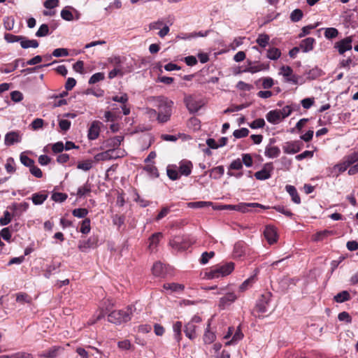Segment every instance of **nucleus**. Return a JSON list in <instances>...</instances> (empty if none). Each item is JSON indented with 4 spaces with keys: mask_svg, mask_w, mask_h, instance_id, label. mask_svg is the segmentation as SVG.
I'll list each match as a JSON object with an SVG mask.
<instances>
[{
    "mask_svg": "<svg viewBox=\"0 0 358 358\" xmlns=\"http://www.w3.org/2000/svg\"><path fill=\"white\" fill-rule=\"evenodd\" d=\"M352 39L351 36L346 37L335 43L334 48L338 50L339 54L343 55L346 51L350 50Z\"/></svg>",
    "mask_w": 358,
    "mask_h": 358,
    "instance_id": "10",
    "label": "nucleus"
},
{
    "mask_svg": "<svg viewBox=\"0 0 358 358\" xmlns=\"http://www.w3.org/2000/svg\"><path fill=\"white\" fill-rule=\"evenodd\" d=\"M271 292H266L261 295L256 303V310L259 313H265L268 310V306L271 301Z\"/></svg>",
    "mask_w": 358,
    "mask_h": 358,
    "instance_id": "6",
    "label": "nucleus"
},
{
    "mask_svg": "<svg viewBox=\"0 0 358 358\" xmlns=\"http://www.w3.org/2000/svg\"><path fill=\"white\" fill-rule=\"evenodd\" d=\"M315 39L312 37L306 38L300 43L299 48L303 52H308L313 49Z\"/></svg>",
    "mask_w": 358,
    "mask_h": 358,
    "instance_id": "22",
    "label": "nucleus"
},
{
    "mask_svg": "<svg viewBox=\"0 0 358 358\" xmlns=\"http://www.w3.org/2000/svg\"><path fill=\"white\" fill-rule=\"evenodd\" d=\"M20 46L23 49H27L29 48H36L38 47L39 43L36 39H29L28 38L22 36V39L20 41Z\"/></svg>",
    "mask_w": 358,
    "mask_h": 358,
    "instance_id": "26",
    "label": "nucleus"
},
{
    "mask_svg": "<svg viewBox=\"0 0 358 358\" xmlns=\"http://www.w3.org/2000/svg\"><path fill=\"white\" fill-rule=\"evenodd\" d=\"M92 191V185L87 181L83 186L80 187L78 189L76 195L81 198L83 196H86L87 194H90Z\"/></svg>",
    "mask_w": 358,
    "mask_h": 358,
    "instance_id": "35",
    "label": "nucleus"
},
{
    "mask_svg": "<svg viewBox=\"0 0 358 358\" xmlns=\"http://www.w3.org/2000/svg\"><path fill=\"white\" fill-rule=\"evenodd\" d=\"M249 134V130L247 128H241L236 129L234 131L233 135L236 138H241L246 137Z\"/></svg>",
    "mask_w": 358,
    "mask_h": 358,
    "instance_id": "54",
    "label": "nucleus"
},
{
    "mask_svg": "<svg viewBox=\"0 0 358 358\" xmlns=\"http://www.w3.org/2000/svg\"><path fill=\"white\" fill-rule=\"evenodd\" d=\"M334 299L337 303H343L350 299V295L348 291L345 290L335 295Z\"/></svg>",
    "mask_w": 358,
    "mask_h": 358,
    "instance_id": "37",
    "label": "nucleus"
},
{
    "mask_svg": "<svg viewBox=\"0 0 358 358\" xmlns=\"http://www.w3.org/2000/svg\"><path fill=\"white\" fill-rule=\"evenodd\" d=\"M162 236H163L162 233L157 232V233L153 234L149 238L148 248L150 250V252H154L156 250V248L159 243V241L162 238Z\"/></svg>",
    "mask_w": 358,
    "mask_h": 358,
    "instance_id": "23",
    "label": "nucleus"
},
{
    "mask_svg": "<svg viewBox=\"0 0 358 358\" xmlns=\"http://www.w3.org/2000/svg\"><path fill=\"white\" fill-rule=\"evenodd\" d=\"M184 103L187 110L191 113H196L201 107V104L195 100L192 96H186L184 99Z\"/></svg>",
    "mask_w": 358,
    "mask_h": 358,
    "instance_id": "13",
    "label": "nucleus"
},
{
    "mask_svg": "<svg viewBox=\"0 0 358 358\" xmlns=\"http://www.w3.org/2000/svg\"><path fill=\"white\" fill-rule=\"evenodd\" d=\"M210 325V323H208L207 329L203 335V341L205 344H210L213 343L216 338L215 334L209 330Z\"/></svg>",
    "mask_w": 358,
    "mask_h": 358,
    "instance_id": "36",
    "label": "nucleus"
},
{
    "mask_svg": "<svg viewBox=\"0 0 358 358\" xmlns=\"http://www.w3.org/2000/svg\"><path fill=\"white\" fill-rule=\"evenodd\" d=\"M286 191L289 193L290 196L292 197V200L294 203L296 204H299L301 203L300 196L296 191V189L294 186L287 185L285 186Z\"/></svg>",
    "mask_w": 358,
    "mask_h": 358,
    "instance_id": "29",
    "label": "nucleus"
},
{
    "mask_svg": "<svg viewBox=\"0 0 358 358\" xmlns=\"http://www.w3.org/2000/svg\"><path fill=\"white\" fill-rule=\"evenodd\" d=\"M246 245L243 241H238L235 243L234 247V255L236 257H241L245 253Z\"/></svg>",
    "mask_w": 358,
    "mask_h": 358,
    "instance_id": "31",
    "label": "nucleus"
},
{
    "mask_svg": "<svg viewBox=\"0 0 358 358\" xmlns=\"http://www.w3.org/2000/svg\"><path fill=\"white\" fill-rule=\"evenodd\" d=\"M99 238L96 235H92L86 241H80L78 248L82 252H87L90 249L95 248L98 245Z\"/></svg>",
    "mask_w": 358,
    "mask_h": 358,
    "instance_id": "7",
    "label": "nucleus"
},
{
    "mask_svg": "<svg viewBox=\"0 0 358 358\" xmlns=\"http://www.w3.org/2000/svg\"><path fill=\"white\" fill-rule=\"evenodd\" d=\"M11 221V216L10 213L6 210L3 213V216L0 218V225L1 226H6Z\"/></svg>",
    "mask_w": 358,
    "mask_h": 358,
    "instance_id": "62",
    "label": "nucleus"
},
{
    "mask_svg": "<svg viewBox=\"0 0 358 358\" xmlns=\"http://www.w3.org/2000/svg\"><path fill=\"white\" fill-rule=\"evenodd\" d=\"M303 16V11L301 9L296 8L291 13L290 20L294 22H296L300 21L302 19Z\"/></svg>",
    "mask_w": 358,
    "mask_h": 358,
    "instance_id": "46",
    "label": "nucleus"
},
{
    "mask_svg": "<svg viewBox=\"0 0 358 358\" xmlns=\"http://www.w3.org/2000/svg\"><path fill=\"white\" fill-rule=\"evenodd\" d=\"M51 198L56 202H63L67 199V195L64 193L55 192L52 194Z\"/></svg>",
    "mask_w": 358,
    "mask_h": 358,
    "instance_id": "60",
    "label": "nucleus"
},
{
    "mask_svg": "<svg viewBox=\"0 0 358 358\" xmlns=\"http://www.w3.org/2000/svg\"><path fill=\"white\" fill-rule=\"evenodd\" d=\"M123 138L122 136H116L113 138H110L105 142V146L106 148H108V149H115L117 150V148L120 145Z\"/></svg>",
    "mask_w": 358,
    "mask_h": 358,
    "instance_id": "25",
    "label": "nucleus"
},
{
    "mask_svg": "<svg viewBox=\"0 0 358 358\" xmlns=\"http://www.w3.org/2000/svg\"><path fill=\"white\" fill-rule=\"evenodd\" d=\"M273 169V166L271 162L266 163L264 164L263 169L255 173V177L259 180H264L268 179L271 174V171Z\"/></svg>",
    "mask_w": 358,
    "mask_h": 358,
    "instance_id": "11",
    "label": "nucleus"
},
{
    "mask_svg": "<svg viewBox=\"0 0 358 358\" xmlns=\"http://www.w3.org/2000/svg\"><path fill=\"white\" fill-rule=\"evenodd\" d=\"M90 220L89 218H85L81 222L80 231L83 234H87L90 233Z\"/></svg>",
    "mask_w": 358,
    "mask_h": 358,
    "instance_id": "44",
    "label": "nucleus"
},
{
    "mask_svg": "<svg viewBox=\"0 0 358 358\" xmlns=\"http://www.w3.org/2000/svg\"><path fill=\"white\" fill-rule=\"evenodd\" d=\"M264 154L268 158H275L280 155V150L278 147L269 144L266 147Z\"/></svg>",
    "mask_w": 358,
    "mask_h": 358,
    "instance_id": "28",
    "label": "nucleus"
},
{
    "mask_svg": "<svg viewBox=\"0 0 358 358\" xmlns=\"http://www.w3.org/2000/svg\"><path fill=\"white\" fill-rule=\"evenodd\" d=\"M101 124L102 123L99 121L95 120L92 122L88 129L87 134V136L90 140H95L99 137Z\"/></svg>",
    "mask_w": 358,
    "mask_h": 358,
    "instance_id": "15",
    "label": "nucleus"
},
{
    "mask_svg": "<svg viewBox=\"0 0 358 358\" xmlns=\"http://www.w3.org/2000/svg\"><path fill=\"white\" fill-rule=\"evenodd\" d=\"M331 232L327 230H324L316 233L314 235L313 241H322L325 237L329 235Z\"/></svg>",
    "mask_w": 358,
    "mask_h": 358,
    "instance_id": "59",
    "label": "nucleus"
},
{
    "mask_svg": "<svg viewBox=\"0 0 358 358\" xmlns=\"http://www.w3.org/2000/svg\"><path fill=\"white\" fill-rule=\"evenodd\" d=\"M169 245L177 251H183L189 247L190 243L187 238L177 236L170 241Z\"/></svg>",
    "mask_w": 358,
    "mask_h": 358,
    "instance_id": "5",
    "label": "nucleus"
},
{
    "mask_svg": "<svg viewBox=\"0 0 358 358\" xmlns=\"http://www.w3.org/2000/svg\"><path fill=\"white\" fill-rule=\"evenodd\" d=\"M338 35V31L337 29L334 27L326 28L324 29V36L327 39H333L337 37Z\"/></svg>",
    "mask_w": 358,
    "mask_h": 358,
    "instance_id": "45",
    "label": "nucleus"
},
{
    "mask_svg": "<svg viewBox=\"0 0 358 358\" xmlns=\"http://www.w3.org/2000/svg\"><path fill=\"white\" fill-rule=\"evenodd\" d=\"M243 168V164L240 159H236L231 162L229 166L228 169L229 170H241Z\"/></svg>",
    "mask_w": 358,
    "mask_h": 358,
    "instance_id": "63",
    "label": "nucleus"
},
{
    "mask_svg": "<svg viewBox=\"0 0 358 358\" xmlns=\"http://www.w3.org/2000/svg\"><path fill=\"white\" fill-rule=\"evenodd\" d=\"M268 69V65H265L264 64H259L258 65H252L251 62H249L248 65L245 67V69L243 71V72H250L252 73H255L259 72L264 69Z\"/></svg>",
    "mask_w": 358,
    "mask_h": 358,
    "instance_id": "30",
    "label": "nucleus"
},
{
    "mask_svg": "<svg viewBox=\"0 0 358 358\" xmlns=\"http://www.w3.org/2000/svg\"><path fill=\"white\" fill-rule=\"evenodd\" d=\"M198 326L192 322H187L185 327L184 332L185 336L190 340H194L197 337L196 331Z\"/></svg>",
    "mask_w": 358,
    "mask_h": 358,
    "instance_id": "20",
    "label": "nucleus"
},
{
    "mask_svg": "<svg viewBox=\"0 0 358 358\" xmlns=\"http://www.w3.org/2000/svg\"><path fill=\"white\" fill-rule=\"evenodd\" d=\"M234 269V264L232 262L227 263L222 266H217L213 268L205 275L208 279L218 278L230 274Z\"/></svg>",
    "mask_w": 358,
    "mask_h": 358,
    "instance_id": "4",
    "label": "nucleus"
},
{
    "mask_svg": "<svg viewBox=\"0 0 358 358\" xmlns=\"http://www.w3.org/2000/svg\"><path fill=\"white\" fill-rule=\"evenodd\" d=\"M252 208H260L262 209H268V206H265L258 203H240L236 205V211L241 213H248L252 211Z\"/></svg>",
    "mask_w": 358,
    "mask_h": 358,
    "instance_id": "12",
    "label": "nucleus"
},
{
    "mask_svg": "<svg viewBox=\"0 0 358 358\" xmlns=\"http://www.w3.org/2000/svg\"><path fill=\"white\" fill-rule=\"evenodd\" d=\"M167 176L172 180H176L180 178V173L179 170H176L175 169H172L170 166L167 168Z\"/></svg>",
    "mask_w": 358,
    "mask_h": 358,
    "instance_id": "48",
    "label": "nucleus"
},
{
    "mask_svg": "<svg viewBox=\"0 0 358 358\" xmlns=\"http://www.w3.org/2000/svg\"><path fill=\"white\" fill-rule=\"evenodd\" d=\"M49 34V27L48 24H43L40 26L38 31L36 32V36L43 37Z\"/></svg>",
    "mask_w": 358,
    "mask_h": 358,
    "instance_id": "49",
    "label": "nucleus"
},
{
    "mask_svg": "<svg viewBox=\"0 0 358 358\" xmlns=\"http://www.w3.org/2000/svg\"><path fill=\"white\" fill-rule=\"evenodd\" d=\"M15 161L13 158L9 157L7 159L6 164L5 165L6 170L8 173H13L15 171Z\"/></svg>",
    "mask_w": 358,
    "mask_h": 358,
    "instance_id": "61",
    "label": "nucleus"
},
{
    "mask_svg": "<svg viewBox=\"0 0 358 358\" xmlns=\"http://www.w3.org/2000/svg\"><path fill=\"white\" fill-rule=\"evenodd\" d=\"M270 37L266 34H259L256 42L262 48H265L269 43Z\"/></svg>",
    "mask_w": 358,
    "mask_h": 358,
    "instance_id": "41",
    "label": "nucleus"
},
{
    "mask_svg": "<svg viewBox=\"0 0 358 358\" xmlns=\"http://www.w3.org/2000/svg\"><path fill=\"white\" fill-rule=\"evenodd\" d=\"M126 58L121 56H112L108 58V63L113 66V69L108 73V78L113 79L117 76H123L125 73L123 63Z\"/></svg>",
    "mask_w": 358,
    "mask_h": 358,
    "instance_id": "2",
    "label": "nucleus"
},
{
    "mask_svg": "<svg viewBox=\"0 0 358 358\" xmlns=\"http://www.w3.org/2000/svg\"><path fill=\"white\" fill-rule=\"evenodd\" d=\"M237 299L236 295L233 292H228L224 296L220 298L219 301V307L224 309L225 307L229 306Z\"/></svg>",
    "mask_w": 358,
    "mask_h": 358,
    "instance_id": "18",
    "label": "nucleus"
},
{
    "mask_svg": "<svg viewBox=\"0 0 358 358\" xmlns=\"http://www.w3.org/2000/svg\"><path fill=\"white\" fill-rule=\"evenodd\" d=\"M152 274L156 277L163 278L166 275V266L160 262H155L152 268Z\"/></svg>",
    "mask_w": 358,
    "mask_h": 358,
    "instance_id": "21",
    "label": "nucleus"
},
{
    "mask_svg": "<svg viewBox=\"0 0 358 358\" xmlns=\"http://www.w3.org/2000/svg\"><path fill=\"white\" fill-rule=\"evenodd\" d=\"M163 287L166 290L171 291V292H178L182 291L185 286L182 284L172 282L164 284Z\"/></svg>",
    "mask_w": 358,
    "mask_h": 358,
    "instance_id": "33",
    "label": "nucleus"
},
{
    "mask_svg": "<svg viewBox=\"0 0 358 358\" xmlns=\"http://www.w3.org/2000/svg\"><path fill=\"white\" fill-rule=\"evenodd\" d=\"M344 159L348 162V163L350 166L355 163H358V152H353L345 157Z\"/></svg>",
    "mask_w": 358,
    "mask_h": 358,
    "instance_id": "64",
    "label": "nucleus"
},
{
    "mask_svg": "<svg viewBox=\"0 0 358 358\" xmlns=\"http://www.w3.org/2000/svg\"><path fill=\"white\" fill-rule=\"evenodd\" d=\"M224 173L223 166H218L211 169L210 177L214 179L220 178Z\"/></svg>",
    "mask_w": 358,
    "mask_h": 358,
    "instance_id": "40",
    "label": "nucleus"
},
{
    "mask_svg": "<svg viewBox=\"0 0 358 358\" xmlns=\"http://www.w3.org/2000/svg\"><path fill=\"white\" fill-rule=\"evenodd\" d=\"M264 235L270 245L273 244L277 241V231L273 226H266L264 231Z\"/></svg>",
    "mask_w": 358,
    "mask_h": 358,
    "instance_id": "16",
    "label": "nucleus"
},
{
    "mask_svg": "<svg viewBox=\"0 0 358 358\" xmlns=\"http://www.w3.org/2000/svg\"><path fill=\"white\" fill-rule=\"evenodd\" d=\"M255 281V275H252L245 280L240 286L239 291L243 292L247 290Z\"/></svg>",
    "mask_w": 358,
    "mask_h": 358,
    "instance_id": "42",
    "label": "nucleus"
},
{
    "mask_svg": "<svg viewBox=\"0 0 358 358\" xmlns=\"http://www.w3.org/2000/svg\"><path fill=\"white\" fill-rule=\"evenodd\" d=\"M303 143L301 141H287L282 145L283 152L286 154L294 155L299 152L303 148Z\"/></svg>",
    "mask_w": 358,
    "mask_h": 358,
    "instance_id": "8",
    "label": "nucleus"
},
{
    "mask_svg": "<svg viewBox=\"0 0 358 358\" xmlns=\"http://www.w3.org/2000/svg\"><path fill=\"white\" fill-rule=\"evenodd\" d=\"M213 203L211 201H195L188 203V206L192 208H203L205 207L211 206Z\"/></svg>",
    "mask_w": 358,
    "mask_h": 358,
    "instance_id": "43",
    "label": "nucleus"
},
{
    "mask_svg": "<svg viewBox=\"0 0 358 358\" xmlns=\"http://www.w3.org/2000/svg\"><path fill=\"white\" fill-rule=\"evenodd\" d=\"M266 120L271 124H278L282 120V115L278 110L269 111L266 115Z\"/></svg>",
    "mask_w": 358,
    "mask_h": 358,
    "instance_id": "24",
    "label": "nucleus"
},
{
    "mask_svg": "<svg viewBox=\"0 0 358 358\" xmlns=\"http://www.w3.org/2000/svg\"><path fill=\"white\" fill-rule=\"evenodd\" d=\"M47 194L35 193L32 195L31 200L34 205H41L47 199Z\"/></svg>",
    "mask_w": 358,
    "mask_h": 358,
    "instance_id": "38",
    "label": "nucleus"
},
{
    "mask_svg": "<svg viewBox=\"0 0 358 358\" xmlns=\"http://www.w3.org/2000/svg\"><path fill=\"white\" fill-rule=\"evenodd\" d=\"M192 167L193 164L190 161L183 159L179 163L178 170L180 175L188 176L192 173Z\"/></svg>",
    "mask_w": 358,
    "mask_h": 358,
    "instance_id": "19",
    "label": "nucleus"
},
{
    "mask_svg": "<svg viewBox=\"0 0 358 358\" xmlns=\"http://www.w3.org/2000/svg\"><path fill=\"white\" fill-rule=\"evenodd\" d=\"M265 125V121L262 118H258L252 121L250 124V127L252 129L263 128Z\"/></svg>",
    "mask_w": 358,
    "mask_h": 358,
    "instance_id": "57",
    "label": "nucleus"
},
{
    "mask_svg": "<svg viewBox=\"0 0 358 358\" xmlns=\"http://www.w3.org/2000/svg\"><path fill=\"white\" fill-rule=\"evenodd\" d=\"M281 56L280 50L277 48H271L267 50L266 57L271 60H276Z\"/></svg>",
    "mask_w": 358,
    "mask_h": 358,
    "instance_id": "39",
    "label": "nucleus"
},
{
    "mask_svg": "<svg viewBox=\"0 0 358 358\" xmlns=\"http://www.w3.org/2000/svg\"><path fill=\"white\" fill-rule=\"evenodd\" d=\"M72 214L74 217H79V218H84L87 216L88 214V210L86 208H76L73 210Z\"/></svg>",
    "mask_w": 358,
    "mask_h": 358,
    "instance_id": "51",
    "label": "nucleus"
},
{
    "mask_svg": "<svg viewBox=\"0 0 358 358\" xmlns=\"http://www.w3.org/2000/svg\"><path fill=\"white\" fill-rule=\"evenodd\" d=\"M243 337V334L240 329H237L235 334H234L231 341H228L227 345H232L235 343L241 341Z\"/></svg>",
    "mask_w": 358,
    "mask_h": 358,
    "instance_id": "55",
    "label": "nucleus"
},
{
    "mask_svg": "<svg viewBox=\"0 0 358 358\" xmlns=\"http://www.w3.org/2000/svg\"><path fill=\"white\" fill-rule=\"evenodd\" d=\"M299 108V106L297 104H292L290 106H286L282 108V110H278L282 115V118L285 119L291 115L293 110H298Z\"/></svg>",
    "mask_w": 358,
    "mask_h": 358,
    "instance_id": "34",
    "label": "nucleus"
},
{
    "mask_svg": "<svg viewBox=\"0 0 358 358\" xmlns=\"http://www.w3.org/2000/svg\"><path fill=\"white\" fill-rule=\"evenodd\" d=\"M105 76L103 73L99 72L93 74L89 80V84H95L99 81L104 80Z\"/></svg>",
    "mask_w": 358,
    "mask_h": 358,
    "instance_id": "50",
    "label": "nucleus"
},
{
    "mask_svg": "<svg viewBox=\"0 0 358 358\" xmlns=\"http://www.w3.org/2000/svg\"><path fill=\"white\" fill-rule=\"evenodd\" d=\"M280 74L282 75L285 78L286 81L296 84L298 83V77L293 74L292 69L289 66H282L280 69Z\"/></svg>",
    "mask_w": 358,
    "mask_h": 358,
    "instance_id": "14",
    "label": "nucleus"
},
{
    "mask_svg": "<svg viewBox=\"0 0 358 358\" xmlns=\"http://www.w3.org/2000/svg\"><path fill=\"white\" fill-rule=\"evenodd\" d=\"M132 308L129 306L126 310H114L108 315V320L115 324H120L122 322H127L131 320Z\"/></svg>",
    "mask_w": 358,
    "mask_h": 358,
    "instance_id": "3",
    "label": "nucleus"
},
{
    "mask_svg": "<svg viewBox=\"0 0 358 358\" xmlns=\"http://www.w3.org/2000/svg\"><path fill=\"white\" fill-rule=\"evenodd\" d=\"M120 155L118 154V151L115 149H108L105 152H99L94 156V160L96 162L106 161L120 157Z\"/></svg>",
    "mask_w": 358,
    "mask_h": 358,
    "instance_id": "9",
    "label": "nucleus"
},
{
    "mask_svg": "<svg viewBox=\"0 0 358 358\" xmlns=\"http://www.w3.org/2000/svg\"><path fill=\"white\" fill-rule=\"evenodd\" d=\"M92 167V162L90 159L79 162L77 165V168L78 169H81L85 171H89Z\"/></svg>",
    "mask_w": 358,
    "mask_h": 358,
    "instance_id": "52",
    "label": "nucleus"
},
{
    "mask_svg": "<svg viewBox=\"0 0 358 358\" xmlns=\"http://www.w3.org/2000/svg\"><path fill=\"white\" fill-rule=\"evenodd\" d=\"M20 162L23 165L29 168L34 164V161L23 153L20 155Z\"/></svg>",
    "mask_w": 358,
    "mask_h": 358,
    "instance_id": "53",
    "label": "nucleus"
},
{
    "mask_svg": "<svg viewBox=\"0 0 358 358\" xmlns=\"http://www.w3.org/2000/svg\"><path fill=\"white\" fill-rule=\"evenodd\" d=\"M4 39L6 41V42L10 43L15 42L20 43L21 39H22V36H17L10 33H6L4 34Z\"/></svg>",
    "mask_w": 358,
    "mask_h": 358,
    "instance_id": "47",
    "label": "nucleus"
},
{
    "mask_svg": "<svg viewBox=\"0 0 358 358\" xmlns=\"http://www.w3.org/2000/svg\"><path fill=\"white\" fill-rule=\"evenodd\" d=\"M182 322H180V321L176 322L173 324V334H174V338L178 343H180V341L182 339Z\"/></svg>",
    "mask_w": 358,
    "mask_h": 358,
    "instance_id": "32",
    "label": "nucleus"
},
{
    "mask_svg": "<svg viewBox=\"0 0 358 358\" xmlns=\"http://www.w3.org/2000/svg\"><path fill=\"white\" fill-rule=\"evenodd\" d=\"M16 301L22 303H29L31 302V297L26 293H19L17 294Z\"/></svg>",
    "mask_w": 358,
    "mask_h": 358,
    "instance_id": "58",
    "label": "nucleus"
},
{
    "mask_svg": "<svg viewBox=\"0 0 358 358\" xmlns=\"http://www.w3.org/2000/svg\"><path fill=\"white\" fill-rule=\"evenodd\" d=\"M22 138L18 131H10L5 135L4 143L6 146H10L15 143H20Z\"/></svg>",
    "mask_w": 358,
    "mask_h": 358,
    "instance_id": "17",
    "label": "nucleus"
},
{
    "mask_svg": "<svg viewBox=\"0 0 358 358\" xmlns=\"http://www.w3.org/2000/svg\"><path fill=\"white\" fill-rule=\"evenodd\" d=\"M273 208L277 212L280 213L287 217H291L293 215V213L283 206H280V205L275 206L273 207Z\"/></svg>",
    "mask_w": 358,
    "mask_h": 358,
    "instance_id": "56",
    "label": "nucleus"
},
{
    "mask_svg": "<svg viewBox=\"0 0 358 358\" xmlns=\"http://www.w3.org/2000/svg\"><path fill=\"white\" fill-rule=\"evenodd\" d=\"M156 110H152L154 114L157 113V120L160 123H165L170 120L172 115L173 101L164 96H159L154 99Z\"/></svg>",
    "mask_w": 358,
    "mask_h": 358,
    "instance_id": "1",
    "label": "nucleus"
},
{
    "mask_svg": "<svg viewBox=\"0 0 358 358\" xmlns=\"http://www.w3.org/2000/svg\"><path fill=\"white\" fill-rule=\"evenodd\" d=\"M63 351V349L61 347L58 346H54L49 349L48 350H46L43 352V353L40 354L39 355L44 356L47 358H55L57 357Z\"/></svg>",
    "mask_w": 358,
    "mask_h": 358,
    "instance_id": "27",
    "label": "nucleus"
}]
</instances>
